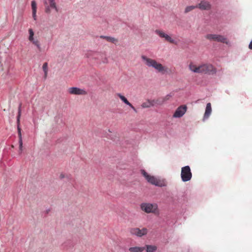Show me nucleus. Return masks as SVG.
<instances>
[{
    "label": "nucleus",
    "mask_w": 252,
    "mask_h": 252,
    "mask_svg": "<svg viewBox=\"0 0 252 252\" xmlns=\"http://www.w3.org/2000/svg\"><path fill=\"white\" fill-rule=\"evenodd\" d=\"M189 69L195 73H204L209 75H213L216 73V68L211 64L205 63L197 66L196 65L190 63L189 65Z\"/></svg>",
    "instance_id": "nucleus-1"
},
{
    "label": "nucleus",
    "mask_w": 252,
    "mask_h": 252,
    "mask_svg": "<svg viewBox=\"0 0 252 252\" xmlns=\"http://www.w3.org/2000/svg\"><path fill=\"white\" fill-rule=\"evenodd\" d=\"M141 58L145 62L146 64L149 67H153L158 72L162 74L167 71V68L163 66L161 63H158L156 61L148 58L145 56H142Z\"/></svg>",
    "instance_id": "nucleus-2"
},
{
    "label": "nucleus",
    "mask_w": 252,
    "mask_h": 252,
    "mask_svg": "<svg viewBox=\"0 0 252 252\" xmlns=\"http://www.w3.org/2000/svg\"><path fill=\"white\" fill-rule=\"evenodd\" d=\"M141 173L146 180L150 184L160 187L165 186L164 183L161 182L154 176L149 175L144 170H141Z\"/></svg>",
    "instance_id": "nucleus-3"
},
{
    "label": "nucleus",
    "mask_w": 252,
    "mask_h": 252,
    "mask_svg": "<svg viewBox=\"0 0 252 252\" xmlns=\"http://www.w3.org/2000/svg\"><path fill=\"white\" fill-rule=\"evenodd\" d=\"M181 177L184 182H188L191 179L192 173L190 167L189 165L185 166L182 168Z\"/></svg>",
    "instance_id": "nucleus-4"
},
{
    "label": "nucleus",
    "mask_w": 252,
    "mask_h": 252,
    "mask_svg": "<svg viewBox=\"0 0 252 252\" xmlns=\"http://www.w3.org/2000/svg\"><path fill=\"white\" fill-rule=\"evenodd\" d=\"M43 3L45 6V12L46 13L50 14L52 9H54L56 12L59 11V8L55 0H45Z\"/></svg>",
    "instance_id": "nucleus-5"
},
{
    "label": "nucleus",
    "mask_w": 252,
    "mask_h": 252,
    "mask_svg": "<svg viewBox=\"0 0 252 252\" xmlns=\"http://www.w3.org/2000/svg\"><path fill=\"white\" fill-rule=\"evenodd\" d=\"M141 209L147 213L155 212L158 208L156 204L143 203L141 204Z\"/></svg>",
    "instance_id": "nucleus-6"
},
{
    "label": "nucleus",
    "mask_w": 252,
    "mask_h": 252,
    "mask_svg": "<svg viewBox=\"0 0 252 252\" xmlns=\"http://www.w3.org/2000/svg\"><path fill=\"white\" fill-rule=\"evenodd\" d=\"M206 38L210 40H214L221 43H227L226 38L223 36L221 35L215 34H208L206 36Z\"/></svg>",
    "instance_id": "nucleus-7"
},
{
    "label": "nucleus",
    "mask_w": 252,
    "mask_h": 252,
    "mask_svg": "<svg viewBox=\"0 0 252 252\" xmlns=\"http://www.w3.org/2000/svg\"><path fill=\"white\" fill-rule=\"evenodd\" d=\"M67 91L69 94L74 95H86L87 94L85 89L76 87L69 88Z\"/></svg>",
    "instance_id": "nucleus-8"
},
{
    "label": "nucleus",
    "mask_w": 252,
    "mask_h": 252,
    "mask_svg": "<svg viewBox=\"0 0 252 252\" xmlns=\"http://www.w3.org/2000/svg\"><path fill=\"white\" fill-rule=\"evenodd\" d=\"M129 232L133 235H135L137 237H142L147 234L148 230L146 228H143L141 229L138 228H132L130 229Z\"/></svg>",
    "instance_id": "nucleus-9"
},
{
    "label": "nucleus",
    "mask_w": 252,
    "mask_h": 252,
    "mask_svg": "<svg viewBox=\"0 0 252 252\" xmlns=\"http://www.w3.org/2000/svg\"><path fill=\"white\" fill-rule=\"evenodd\" d=\"M155 32L160 38H164L166 41L171 43L176 44V42L174 39H172L169 35L164 32L162 31L156 30Z\"/></svg>",
    "instance_id": "nucleus-10"
},
{
    "label": "nucleus",
    "mask_w": 252,
    "mask_h": 252,
    "mask_svg": "<svg viewBox=\"0 0 252 252\" xmlns=\"http://www.w3.org/2000/svg\"><path fill=\"white\" fill-rule=\"evenodd\" d=\"M155 32L160 38H164L166 41L171 43L176 44V42L174 39H172L169 35L164 32L162 31L156 30Z\"/></svg>",
    "instance_id": "nucleus-11"
},
{
    "label": "nucleus",
    "mask_w": 252,
    "mask_h": 252,
    "mask_svg": "<svg viewBox=\"0 0 252 252\" xmlns=\"http://www.w3.org/2000/svg\"><path fill=\"white\" fill-rule=\"evenodd\" d=\"M187 107L186 105H181L177 108L174 112L173 117L180 118L182 117L186 112Z\"/></svg>",
    "instance_id": "nucleus-12"
},
{
    "label": "nucleus",
    "mask_w": 252,
    "mask_h": 252,
    "mask_svg": "<svg viewBox=\"0 0 252 252\" xmlns=\"http://www.w3.org/2000/svg\"><path fill=\"white\" fill-rule=\"evenodd\" d=\"M196 5L197 8H199L201 10H209L211 8V4L210 2L205 0H201Z\"/></svg>",
    "instance_id": "nucleus-13"
},
{
    "label": "nucleus",
    "mask_w": 252,
    "mask_h": 252,
    "mask_svg": "<svg viewBox=\"0 0 252 252\" xmlns=\"http://www.w3.org/2000/svg\"><path fill=\"white\" fill-rule=\"evenodd\" d=\"M95 58L97 59L100 63H107L108 59L105 54L103 53H97L95 55Z\"/></svg>",
    "instance_id": "nucleus-14"
},
{
    "label": "nucleus",
    "mask_w": 252,
    "mask_h": 252,
    "mask_svg": "<svg viewBox=\"0 0 252 252\" xmlns=\"http://www.w3.org/2000/svg\"><path fill=\"white\" fill-rule=\"evenodd\" d=\"M118 96L122 100V101L126 104L128 105L135 112H137L136 109L127 100L126 97L123 95L121 94H117Z\"/></svg>",
    "instance_id": "nucleus-15"
},
{
    "label": "nucleus",
    "mask_w": 252,
    "mask_h": 252,
    "mask_svg": "<svg viewBox=\"0 0 252 252\" xmlns=\"http://www.w3.org/2000/svg\"><path fill=\"white\" fill-rule=\"evenodd\" d=\"M212 112L211 104L210 103H208L206 105L205 112L204 115L203 120L207 119L210 116Z\"/></svg>",
    "instance_id": "nucleus-16"
},
{
    "label": "nucleus",
    "mask_w": 252,
    "mask_h": 252,
    "mask_svg": "<svg viewBox=\"0 0 252 252\" xmlns=\"http://www.w3.org/2000/svg\"><path fill=\"white\" fill-rule=\"evenodd\" d=\"M31 6H32V15L33 19L34 20H36L37 17H36V3L35 0H32L31 2Z\"/></svg>",
    "instance_id": "nucleus-17"
},
{
    "label": "nucleus",
    "mask_w": 252,
    "mask_h": 252,
    "mask_svg": "<svg viewBox=\"0 0 252 252\" xmlns=\"http://www.w3.org/2000/svg\"><path fill=\"white\" fill-rule=\"evenodd\" d=\"M18 137H19V154L22 153L23 151V141H22V134L21 132V129L18 127Z\"/></svg>",
    "instance_id": "nucleus-18"
},
{
    "label": "nucleus",
    "mask_w": 252,
    "mask_h": 252,
    "mask_svg": "<svg viewBox=\"0 0 252 252\" xmlns=\"http://www.w3.org/2000/svg\"><path fill=\"white\" fill-rule=\"evenodd\" d=\"M100 37L105 39L106 41L114 44H116L118 42V40L117 39L111 36L101 35Z\"/></svg>",
    "instance_id": "nucleus-19"
},
{
    "label": "nucleus",
    "mask_w": 252,
    "mask_h": 252,
    "mask_svg": "<svg viewBox=\"0 0 252 252\" xmlns=\"http://www.w3.org/2000/svg\"><path fill=\"white\" fill-rule=\"evenodd\" d=\"M145 249L144 247H134L129 248L128 251L130 252H142Z\"/></svg>",
    "instance_id": "nucleus-20"
},
{
    "label": "nucleus",
    "mask_w": 252,
    "mask_h": 252,
    "mask_svg": "<svg viewBox=\"0 0 252 252\" xmlns=\"http://www.w3.org/2000/svg\"><path fill=\"white\" fill-rule=\"evenodd\" d=\"M145 247L146 252H155L157 249V247L153 245H146Z\"/></svg>",
    "instance_id": "nucleus-21"
},
{
    "label": "nucleus",
    "mask_w": 252,
    "mask_h": 252,
    "mask_svg": "<svg viewBox=\"0 0 252 252\" xmlns=\"http://www.w3.org/2000/svg\"><path fill=\"white\" fill-rule=\"evenodd\" d=\"M31 42H32V44L36 47L39 52L41 51L42 48L41 47V44L38 39H34L33 40L31 41Z\"/></svg>",
    "instance_id": "nucleus-22"
},
{
    "label": "nucleus",
    "mask_w": 252,
    "mask_h": 252,
    "mask_svg": "<svg viewBox=\"0 0 252 252\" xmlns=\"http://www.w3.org/2000/svg\"><path fill=\"white\" fill-rule=\"evenodd\" d=\"M42 69L44 73V77L45 79L46 78L48 74V63L45 62L43 63L42 66Z\"/></svg>",
    "instance_id": "nucleus-23"
},
{
    "label": "nucleus",
    "mask_w": 252,
    "mask_h": 252,
    "mask_svg": "<svg viewBox=\"0 0 252 252\" xmlns=\"http://www.w3.org/2000/svg\"><path fill=\"white\" fill-rule=\"evenodd\" d=\"M195 8H197L196 5L188 6L186 7V8L185 9V13H188Z\"/></svg>",
    "instance_id": "nucleus-24"
},
{
    "label": "nucleus",
    "mask_w": 252,
    "mask_h": 252,
    "mask_svg": "<svg viewBox=\"0 0 252 252\" xmlns=\"http://www.w3.org/2000/svg\"><path fill=\"white\" fill-rule=\"evenodd\" d=\"M60 178L61 179H63V178H66V180L68 181H69L71 180V176L70 175H65L63 173H61L60 175Z\"/></svg>",
    "instance_id": "nucleus-25"
},
{
    "label": "nucleus",
    "mask_w": 252,
    "mask_h": 252,
    "mask_svg": "<svg viewBox=\"0 0 252 252\" xmlns=\"http://www.w3.org/2000/svg\"><path fill=\"white\" fill-rule=\"evenodd\" d=\"M29 40L31 41L32 40H33L34 39L33 36H34V32L33 30L32 29H30L29 30Z\"/></svg>",
    "instance_id": "nucleus-26"
},
{
    "label": "nucleus",
    "mask_w": 252,
    "mask_h": 252,
    "mask_svg": "<svg viewBox=\"0 0 252 252\" xmlns=\"http://www.w3.org/2000/svg\"><path fill=\"white\" fill-rule=\"evenodd\" d=\"M21 104H20L18 107V114L17 116V121L18 122L20 121V118L21 117Z\"/></svg>",
    "instance_id": "nucleus-27"
},
{
    "label": "nucleus",
    "mask_w": 252,
    "mask_h": 252,
    "mask_svg": "<svg viewBox=\"0 0 252 252\" xmlns=\"http://www.w3.org/2000/svg\"><path fill=\"white\" fill-rule=\"evenodd\" d=\"M142 108H148L150 106V104L148 103L144 102L141 105Z\"/></svg>",
    "instance_id": "nucleus-28"
},
{
    "label": "nucleus",
    "mask_w": 252,
    "mask_h": 252,
    "mask_svg": "<svg viewBox=\"0 0 252 252\" xmlns=\"http://www.w3.org/2000/svg\"><path fill=\"white\" fill-rule=\"evenodd\" d=\"M249 48L250 49H252V40H251V41L250 42L249 45Z\"/></svg>",
    "instance_id": "nucleus-29"
}]
</instances>
